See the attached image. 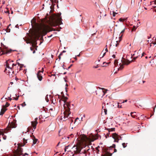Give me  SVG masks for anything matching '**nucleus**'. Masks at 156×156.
Wrapping results in <instances>:
<instances>
[{"label": "nucleus", "mask_w": 156, "mask_h": 156, "mask_svg": "<svg viewBox=\"0 0 156 156\" xmlns=\"http://www.w3.org/2000/svg\"><path fill=\"white\" fill-rule=\"evenodd\" d=\"M151 34H150V36H148L147 37L149 39V38H150L151 37Z\"/></svg>", "instance_id": "obj_59"}, {"label": "nucleus", "mask_w": 156, "mask_h": 156, "mask_svg": "<svg viewBox=\"0 0 156 156\" xmlns=\"http://www.w3.org/2000/svg\"><path fill=\"white\" fill-rule=\"evenodd\" d=\"M112 138L114 139V141L118 142L120 139H121L122 137L117 134L116 133H112Z\"/></svg>", "instance_id": "obj_10"}, {"label": "nucleus", "mask_w": 156, "mask_h": 156, "mask_svg": "<svg viewBox=\"0 0 156 156\" xmlns=\"http://www.w3.org/2000/svg\"><path fill=\"white\" fill-rule=\"evenodd\" d=\"M121 61L123 64L121 65V63L119 65H120V66L119 68H118V70H122L124 68V65H127L129 64L131 62L133 61V60H132L131 61H129V60L126 59L123 57Z\"/></svg>", "instance_id": "obj_6"}, {"label": "nucleus", "mask_w": 156, "mask_h": 156, "mask_svg": "<svg viewBox=\"0 0 156 156\" xmlns=\"http://www.w3.org/2000/svg\"><path fill=\"white\" fill-rule=\"evenodd\" d=\"M4 130H3V131H1L0 130V135H2V136L4 135Z\"/></svg>", "instance_id": "obj_32"}, {"label": "nucleus", "mask_w": 156, "mask_h": 156, "mask_svg": "<svg viewBox=\"0 0 156 156\" xmlns=\"http://www.w3.org/2000/svg\"><path fill=\"white\" fill-rule=\"evenodd\" d=\"M10 128H14L16 127V126L15 124L13 123H11L10 125Z\"/></svg>", "instance_id": "obj_21"}, {"label": "nucleus", "mask_w": 156, "mask_h": 156, "mask_svg": "<svg viewBox=\"0 0 156 156\" xmlns=\"http://www.w3.org/2000/svg\"><path fill=\"white\" fill-rule=\"evenodd\" d=\"M31 129H32V127L30 126V127H28L27 129L28 130L27 131L29 132L30 130Z\"/></svg>", "instance_id": "obj_38"}, {"label": "nucleus", "mask_w": 156, "mask_h": 156, "mask_svg": "<svg viewBox=\"0 0 156 156\" xmlns=\"http://www.w3.org/2000/svg\"><path fill=\"white\" fill-rule=\"evenodd\" d=\"M8 130H7V129H5V130H4V133H7L8 132L7 131H8ZM2 136L3 137V138L4 140H5L6 139V136H5L4 134L3 136H2Z\"/></svg>", "instance_id": "obj_19"}, {"label": "nucleus", "mask_w": 156, "mask_h": 156, "mask_svg": "<svg viewBox=\"0 0 156 156\" xmlns=\"http://www.w3.org/2000/svg\"><path fill=\"white\" fill-rule=\"evenodd\" d=\"M66 121L68 124H71L73 122V120L71 117H69V118L66 119Z\"/></svg>", "instance_id": "obj_17"}, {"label": "nucleus", "mask_w": 156, "mask_h": 156, "mask_svg": "<svg viewBox=\"0 0 156 156\" xmlns=\"http://www.w3.org/2000/svg\"><path fill=\"white\" fill-rule=\"evenodd\" d=\"M9 105V104L8 102H6V104L5 105H3L2 106V107H5V108L8 107Z\"/></svg>", "instance_id": "obj_23"}, {"label": "nucleus", "mask_w": 156, "mask_h": 156, "mask_svg": "<svg viewBox=\"0 0 156 156\" xmlns=\"http://www.w3.org/2000/svg\"><path fill=\"white\" fill-rule=\"evenodd\" d=\"M105 52H108V50L107 48H106L105 50Z\"/></svg>", "instance_id": "obj_49"}, {"label": "nucleus", "mask_w": 156, "mask_h": 156, "mask_svg": "<svg viewBox=\"0 0 156 156\" xmlns=\"http://www.w3.org/2000/svg\"><path fill=\"white\" fill-rule=\"evenodd\" d=\"M138 57L137 56H136V57H135L133 58V59L134 60H135Z\"/></svg>", "instance_id": "obj_53"}, {"label": "nucleus", "mask_w": 156, "mask_h": 156, "mask_svg": "<svg viewBox=\"0 0 156 156\" xmlns=\"http://www.w3.org/2000/svg\"><path fill=\"white\" fill-rule=\"evenodd\" d=\"M98 65H97V66H93V68H98Z\"/></svg>", "instance_id": "obj_41"}, {"label": "nucleus", "mask_w": 156, "mask_h": 156, "mask_svg": "<svg viewBox=\"0 0 156 156\" xmlns=\"http://www.w3.org/2000/svg\"><path fill=\"white\" fill-rule=\"evenodd\" d=\"M115 131V128H112L110 129H109L108 132H110L111 131Z\"/></svg>", "instance_id": "obj_25"}, {"label": "nucleus", "mask_w": 156, "mask_h": 156, "mask_svg": "<svg viewBox=\"0 0 156 156\" xmlns=\"http://www.w3.org/2000/svg\"><path fill=\"white\" fill-rule=\"evenodd\" d=\"M114 151L112 153H113L114 152H116L117 151V150L115 149H114Z\"/></svg>", "instance_id": "obj_47"}, {"label": "nucleus", "mask_w": 156, "mask_h": 156, "mask_svg": "<svg viewBox=\"0 0 156 156\" xmlns=\"http://www.w3.org/2000/svg\"><path fill=\"white\" fill-rule=\"evenodd\" d=\"M104 111L105 113V115H106L107 114V110L106 109L104 108Z\"/></svg>", "instance_id": "obj_36"}, {"label": "nucleus", "mask_w": 156, "mask_h": 156, "mask_svg": "<svg viewBox=\"0 0 156 156\" xmlns=\"http://www.w3.org/2000/svg\"><path fill=\"white\" fill-rule=\"evenodd\" d=\"M21 105H22V106L23 107H24V106L26 105V104L25 102H24L23 103H22V104Z\"/></svg>", "instance_id": "obj_39"}, {"label": "nucleus", "mask_w": 156, "mask_h": 156, "mask_svg": "<svg viewBox=\"0 0 156 156\" xmlns=\"http://www.w3.org/2000/svg\"><path fill=\"white\" fill-rule=\"evenodd\" d=\"M15 27H16L18 28L19 26H18V24L16 25L15 26Z\"/></svg>", "instance_id": "obj_57"}, {"label": "nucleus", "mask_w": 156, "mask_h": 156, "mask_svg": "<svg viewBox=\"0 0 156 156\" xmlns=\"http://www.w3.org/2000/svg\"><path fill=\"white\" fill-rule=\"evenodd\" d=\"M79 119V118H77L75 120V122L76 121V120Z\"/></svg>", "instance_id": "obj_64"}, {"label": "nucleus", "mask_w": 156, "mask_h": 156, "mask_svg": "<svg viewBox=\"0 0 156 156\" xmlns=\"http://www.w3.org/2000/svg\"><path fill=\"white\" fill-rule=\"evenodd\" d=\"M117 60H115L114 63V65H115L117 63Z\"/></svg>", "instance_id": "obj_40"}, {"label": "nucleus", "mask_w": 156, "mask_h": 156, "mask_svg": "<svg viewBox=\"0 0 156 156\" xmlns=\"http://www.w3.org/2000/svg\"><path fill=\"white\" fill-rule=\"evenodd\" d=\"M11 25V24H10L8 26V27H7V31H6V32H10V29H9V27Z\"/></svg>", "instance_id": "obj_29"}, {"label": "nucleus", "mask_w": 156, "mask_h": 156, "mask_svg": "<svg viewBox=\"0 0 156 156\" xmlns=\"http://www.w3.org/2000/svg\"><path fill=\"white\" fill-rule=\"evenodd\" d=\"M127 101V100H125V101H123L122 102V103H124V102H126Z\"/></svg>", "instance_id": "obj_54"}, {"label": "nucleus", "mask_w": 156, "mask_h": 156, "mask_svg": "<svg viewBox=\"0 0 156 156\" xmlns=\"http://www.w3.org/2000/svg\"><path fill=\"white\" fill-rule=\"evenodd\" d=\"M43 71H44L43 68H42V70L41 71H38V73H37V77L38 78V80L40 81H41V80H42V76H41V74H40V73H41V72L43 73Z\"/></svg>", "instance_id": "obj_15"}, {"label": "nucleus", "mask_w": 156, "mask_h": 156, "mask_svg": "<svg viewBox=\"0 0 156 156\" xmlns=\"http://www.w3.org/2000/svg\"><path fill=\"white\" fill-rule=\"evenodd\" d=\"M4 71L6 72V73L7 74L10 75H12L14 73V71L13 70V68H5Z\"/></svg>", "instance_id": "obj_11"}, {"label": "nucleus", "mask_w": 156, "mask_h": 156, "mask_svg": "<svg viewBox=\"0 0 156 156\" xmlns=\"http://www.w3.org/2000/svg\"><path fill=\"white\" fill-rule=\"evenodd\" d=\"M145 54V53H143L142 54V56L141 57H142V56H144V55Z\"/></svg>", "instance_id": "obj_56"}, {"label": "nucleus", "mask_w": 156, "mask_h": 156, "mask_svg": "<svg viewBox=\"0 0 156 156\" xmlns=\"http://www.w3.org/2000/svg\"><path fill=\"white\" fill-rule=\"evenodd\" d=\"M27 140L25 139L24 138L23 139V143L24 144L23 146H24V145L26 144V143H27Z\"/></svg>", "instance_id": "obj_27"}, {"label": "nucleus", "mask_w": 156, "mask_h": 156, "mask_svg": "<svg viewBox=\"0 0 156 156\" xmlns=\"http://www.w3.org/2000/svg\"><path fill=\"white\" fill-rule=\"evenodd\" d=\"M112 57L114 58H115V55H112Z\"/></svg>", "instance_id": "obj_50"}, {"label": "nucleus", "mask_w": 156, "mask_h": 156, "mask_svg": "<svg viewBox=\"0 0 156 156\" xmlns=\"http://www.w3.org/2000/svg\"><path fill=\"white\" fill-rule=\"evenodd\" d=\"M37 119H38L37 118H36L34 119V121L31 122V125L34 129L36 128V125L38 123L37 122Z\"/></svg>", "instance_id": "obj_14"}, {"label": "nucleus", "mask_w": 156, "mask_h": 156, "mask_svg": "<svg viewBox=\"0 0 156 156\" xmlns=\"http://www.w3.org/2000/svg\"><path fill=\"white\" fill-rule=\"evenodd\" d=\"M115 145L113 144L112 146L108 147L107 148H106L105 150V153L102 154V156H111L112 153H111L110 150H112L113 148H115Z\"/></svg>", "instance_id": "obj_5"}, {"label": "nucleus", "mask_w": 156, "mask_h": 156, "mask_svg": "<svg viewBox=\"0 0 156 156\" xmlns=\"http://www.w3.org/2000/svg\"><path fill=\"white\" fill-rule=\"evenodd\" d=\"M62 55V53H61L60 55H59L58 56V58H59V60L58 61H59L60 60V59H61V56Z\"/></svg>", "instance_id": "obj_34"}, {"label": "nucleus", "mask_w": 156, "mask_h": 156, "mask_svg": "<svg viewBox=\"0 0 156 156\" xmlns=\"http://www.w3.org/2000/svg\"><path fill=\"white\" fill-rule=\"evenodd\" d=\"M126 144L125 143H123L122 144V145L123 148H125L126 147Z\"/></svg>", "instance_id": "obj_35"}, {"label": "nucleus", "mask_w": 156, "mask_h": 156, "mask_svg": "<svg viewBox=\"0 0 156 156\" xmlns=\"http://www.w3.org/2000/svg\"><path fill=\"white\" fill-rule=\"evenodd\" d=\"M117 14V13L114 12V11L113 12L112 15H113V16H114V17L115 16V14Z\"/></svg>", "instance_id": "obj_33"}, {"label": "nucleus", "mask_w": 156, "mask_h": 156, "mask_svg": "<svg viewBox=\"0 0 156 156\" xmlns=\"http://www.w3.org/2000/svg\"><path fill=\"white\" fill-rule=\"evenodd\" d=\"M156 107V105L155 106V107L153 108V110H154V111H155V108Z\"/></svg>", "instance_id": "obj_61"}, {"label": "nucleus", "mask_w": 156, "mask_h": 156, "mask_svg": "<svg viewBox=\"0 0 156 156\" xmlns=\"http://www.w3.org/2000/svg\"><path fill=\"white\" fill-rule=\"evenodd\" d=\"M136 112H131V116L134 118H135V117L136 116Z\"/></svg>", "instance_id": "obj_22"}, {"label": "nucleus", "mask_w": 156, "mask_h": 156, "mask_svg": "<svg viewBox=\"0 0 156 156\" xmlns=\"http://www.w3.org/2000/svg\"><path fill=\"white\" fill-rule=\"evenodd\" d=\"M28 154L27 153H25L24 154H23V156H25L26 155H28Z\"/></svg>", "instance_id": "obj_45"}, {"label": "nucleus", "mask_w": 156, "mask_h": 156, "mask_svg": "<svg viewBox=\"0 0 156 156\" xmlns=\"http://www.w3.org/2000/svg\"><path fill=\"white\" fill-rule=\"evenodd\" d=\"M125 29H124L121 32V34H122L125 31Z\"/></svg>", "instance_id": "obj_43"}, {"label": "nucleus", "mask_w": 156, "mask_h": 156, "mask_svg": "<svg viewBox=\"0 0 156 156\" xmlns=\"http://www.w3.org/2000/svg\"><path fill=\"white\" fill-rule=\"evenodd\" d=\"M68 147H69V146H66L65 147V148H66V149H68Z\"/></svg>", "instance_id": "obj_62"}, {"label": "nucleus", "mask_w": 156, "mask_h": 156, "mask_svg": "<svg viewBox=\"0 0 156 156\" xmlns=\"http://www.w3.org/2000/svg\"><path fill=\"white\" fill-rule=\"evenodd\" d=\"M118 107L119 108H121V105H119V103H118Z\"/></svg>", "instance_id": "obj_48"}, {"label": "nucleus", "mask_w": 156, "mask_h": 156, "mask_svg": "<svg viewBox=\"0 0 156 156\" xmlns=\"http://www.w3.org/2000/svg\"><path fill=\"white\" fill-rule=\"evenodd\" d=\"M106 52H104L103 54V55L102 56V57H101V58H103L104 57V56L105 55V54H106Z\"/></svg>", "instance_id": "obj_42"}, {"label": "nucleus", "mask_w": 156, "mask_h": 156, "mask_svg": "<svg viewBox=\"0 0 156 156\" xmlns=\"http://www.w3.org/2000/svg\"><path fill=\"white\" fill-rule=\"evenodd\" d=\"M13 61L12 60L10 61V60H8L6 62V67L9 68H13L14 66H16V64H15L12 62Z\"/></svg>", "instance_id": "obj_9"}, {"label": "nucleus", "mask_w": 156, "mask_h": 156, "mask_svg": "<svg viewBox=\"0 0 156 156\" xmlns=\"http://www.w3.org/2000/svg\"><path fill=\"white\" fill-rule=\"evenodd\" d=\"M126 20L124 19H122V18H120L119 19V20L120 22H123L125 21Z\"/></svg>", "instance_id": "obj_28"}, {"label": "nucleus", "mask_w": 156, "mask_h": 156, "mask_svg": "<svg viewBox=\"0 0 156 156\" xmlns=\"http://www.w3.org/2000/svg\"><path fill=\"white\" fill-rule=\"evenodd\" d=\"M61 13H58V15H53L50 17L48 19L46 18L42 20V24L41 25L36 22L35 20L31 21L32 25L34 29L32 33V36L34 39H38L41 34L46 35L47 32L53 30L49 26L55 27L62 24V18L60 17Z\"/></svg>", "instance_id": "obj_1"}, {"label": "nucleus", "mask_w": 156, "mask_h": 156, "mask_svg": "<svg viewBox=\"0 0 156 156\" xmlns=\"http://www.w3.org/2000/svg\"><path fill=\"white\" fill-rule=\"evenodd\" d=\"M23 149L21 148H19L16 151L15 154L14 156H20V155H23Z\"/></svg>", "instance_id": "obj_13"}, {"label": "nucleus", "mask_w": 156, "mask_h": 156, "mask_svg": "<svg viewBox=\"0 0 156 156\" xmlns=\"http://www.w3.org/2000/svg\"><path fill=\"white\" fill-rule=\"evenodd\" d=\"M123 36V34H120V35L119 37V42H120L122 40V37Z\"/></svg>", "instance_id": "obj_26"}, {"label": "nucleus", "mask_w": 156, "mask_h": 156, "mask_svg": "<svg viewBox=\"0 0 156 156\" xmlns=\"http://www.w3.org/2000/svg\"><path fill=\"white\" fill-rule=\"evenodd\" d=\"M136 27L135 26H134L133 27L131 31H133L134 30H136Z\"/></svg>", "instance_id": "obj_30"}, {"label": "nucleus", "mask_w": 156, "mask_h": 156, "mask_svg": "<svg viewBox=\"0 0 156 156\" xmlns=\"http://www.w3.org/2000/svg\"><path fill=\"white\" fill-rule=\"evenodd\" d=\"M30 49L31 51H33V53H35V50H34V48H33L31 47L30 48Z\"/></svg>", "instance_id": "obj_31"}, {"label": "nucleus", "mask_w": 156, "mask_h": 156, "mask_svg": "<svg viewBox=\"0 0 156 156\" xmlns=\"http://www.w3.org/2000/svg\"><path fill=\"white\" fill-rule=\"evenodd\" d=\"M7 110V109L5 108V107H3L0 112V115H2Z\"/></svg>", "instance_id": "obj_18"}, {"label": "nucleus", "mask_w": 156, "mask_h": 156, "mask_svg": "<svg viewBox=\"0 0 156 156\" xmlns=\"http://www.w3.org/2000/svg\"><path fill=\"white\" fill-rule=\"evenodd\" d=\"M66 108H65V111L64 112V114L60 118V119L63 121H66V119L69 118V115L70 114V108H71L70 105L69 103H67L66 104Z\"/></svg>", "instance_id": "obj_3"}, {"label": "nucleus", "mask_w": 156, "mask_h": 156, "mask_svg": "<svg viewBox=\"0 0 156 156\" xmlns=\"http://www.w3.org/2000/svg\"><path fill=\"white\" fill-rule=\"evenodd\" d=\"M68 98L67 97H66L63 95H62V98L59 100V102H60L61 101H63L64 102V108H66V104L67 103H69L70 105V103L69 102H66V101L68 99Z\"/></svg>", "instance_id": "obj_12"}, {"label": "nucleus", "mask_w": 156, "mask_h": 156, "mask_svg": "<svg viewBox=\"0 0 156 156\" xmlns=\"http://www.w3.org/2000/svg\"><path fill=\"white\" fill-rule=\"evenodd\" d=\"M66 108H65V111L64 112V114L60 118V119L63 121H66V119L69 118V115L70 114V108H71L70 105L69 103H67L66 104Z\"/></svg>", "instance_id": "obj_4"}, {"label": "nucleus", "mask_w": 156, "mask_h": 156, "mask_svg": "<svg viewBox=\"0 0 156 156\" xmlns=\"http://www.w3.org/2000/svg\"><path fill=\"white\" fill-rule=\"evenodd\" d=\"M47 96H48V95H47V97H45V99L46 100V101L47 102H48V101H49V100L48 99H46V98H47Z\"/></svg>", "instance_id": "obj_44"}, {"label": "nucleus", "mask_w": 156, "mask_h": 156, "mask_svg": "<svg viewBox=\"0 0 156 156\" xmlns=\"http://www.w3.org/2000/svg\"><path fill=\"white\" fill-rule=\"evenodd\" d=\"M72 66V65H71L69 66L68 68V69H70V67H71V66Z\"/></svg>", "instance_id": "obj_63"}, {"label": "nucleus", "mask_w": 156, "mask_h": 156, "mask_svg": "<svg viewBox=\"0 0 156 156\" xmlns=\"http://www.w3.org/2000/svg\"><path fill=\"white\" fill-rule=\"evenodd\" d=\"M12 51V50L11 49L9 50L6 48L0 47V53H1V55L10 53Z\"/></svg>", "instance_id": "obj_8"}, {"label": "nucleus", "mask_w": 156, "mask_h": 156, "mask_svg": "<svg viewBox=\"0 0 156 156\" xmlns=\"http://www.w3.org/2000/svg\"><path fill=\"white\" fill-rule=\"evenodd\" d=\"M16 100H18V97H17V98H14Z\"/></svg>", "instance_id": "obj_58"}, {"label": "nucleus", "mask_w": 156, "mask_h": 156, "mask_svg": "<svg viewBox=\"0 0 156 156\" xmlns=\"http://www.w3.org/2000/svg\"><path fill=\"white\" fill-rule=\"evenodd\" d=\"M96 150H97V152H99V150H98V147H96Z\"/></svg>", "instance_id": "obj_51"}, {"label": "nucleus", "mask_w": 156, "mask_h": 156, "mask_svg": "<svg viewBox=\"0 0 156 156\" xmlns=\"http://www.w3.org/2000/svg\"><path fill=\"white\" fill-rule=\"evenodd\" d=\"M100 89H101V90H98L96 91V94L99 96L102 97L106 93L107 91L104 88H101L99 87Z\"/></svg>", "instance_id": "obj_7"}, {"label": "nucleus", "mask_w": 156, "mask_h": 156, "mask_svg": "<svg viewBox=\"0 0 156 156\" xmlns=\"http://www.w3.org/2000/svg\"><path fill=\"white\" fill-rule=\"evenodd\" d=\"M70 136L71 137H72L73 136V134H71L70 135Z\"/></svg>", "instance_id": "obj_60"}, {"label": "nucleus", "mask_w": 156, "mask_h": 156, "mask_svg": "<svg viewBox=\"0 0 156 156\" xmlns=\"http://www.w3.org/2000/svg\"><path fill=\"white\" fill-rule=\"evenodd\" d=\"M23 65L22 64H20V65L19 66H20V70L21 69V68H22L23 67Z\"/></svg>", "instance_id": "obj_37"}, {"label": "nucleus", "mask_w": 156, "mask_h": 156, "mask_svg": "<svg viewBox=\"0 0 156 156\" xmlns=\"http://www.w3.org/2000/svg\"><path fill=\"white\" fill-rule=\"evenodd\" d=\"M33 144H35L37 141V139H36L34 136H33Z\"/></svg>", "instance_id": "obj_20"}, {"label": "nucleus", "mask_w": 156, "mask_h": 156, "mask_svg": "<svg viewBox=\"0 0 156 156\" xmlns=\"http://www.w3.org/2000/svg\"><path fill=\"white\" fill-rule=\"evenodd\" d=\"M66 132V130L64 129H61L59 131V136H61L64 134Z\"/></svg>", "instance_id": "obj_16"}, {"label": "nucleus", "mask_w": 156, "mask_h": 156, "mask_svg": "<svg viewBox=\"0 0 156 156\" xmlns=\"http://www.w3.org/2000/svg\"><path fill=\"white\" fill-rule=\"evenodd\" d=\"M5 12L6 13H8V14H9V11H5Z\"/></svg>", "instance_id": "obj_46"}, {"label": "nucleus", "mask_w": 156, "mask_h": 156, "mask_svg": "<svg viewBox=\"0 0 156 156\" xmlns=\"http://www.w3.org/2000/svg\"><path fill=\"white\" fill-rule=\"evenodd\" d=\"M142 0H140V2H139V3H138V5H139V4H141V2H142Z\"/></svg>", "instance_id": "obj_52"}, {"label": "nucleus", "mask_w": 156, "mask_h": 156, "mask_svg": "<svg viewBox=\"0 0 156 156\" xmlns=\"http://www.w3.org/2000/svg\"><path fill=\"white\" fill-rule=\"evenodd\" d=\"M35 46V45L34 44H32V46L33 47H34Z\"/></svg>", "instance_id": "obj_55"}, {"label": "nucleus", "mask_w": 156, "mask_h": 156, "mask_svg": "<svg viewBox=\"0 0 156 156\" xmlns=\"http://www.w3.org/2000/svg\"><path fill=\"white\" fill-rule=\"evenodd\" d=\"M80 137L81 142L74 146L72 148L74 152V154L73 155V156L75 155L79 156L80 154L82 153L85 154V156H86L87 152L89 150V148L86 150H84L82 153L80 152L81 150L83 148V143L90 144L91 142L94 141V140L98 139L99 136L97 134L95 136L91 135L89 137H88L85 135L83 134L81 135Z\"/></svg>", "instance_id": "obj_2"}, {"label": "nucleus", "mask_w": 156, "mask_h": 156, "mask_svg": "<svg viewBox=\"0 0 156 156\" xmlns=\"http://www.w3.org/2000/svg\"><path fill=\"white\" fill-rule=\"evenodd\" d=\"M55 111V108H51L49 109V111L51 114H51H52V115H52L53 113H51V112H50V111Z\"/></svg>", "instance_id": "obj_24"}]
</instances>
